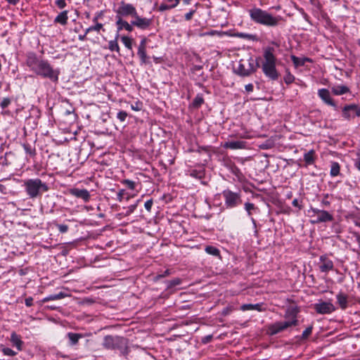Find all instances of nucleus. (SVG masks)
<instances>
[{"label":"nucleus","mask_w":360,"mask_h":360,"mask_svg":"<svg viewBox=\"0 0 360 360\" xmlns=\"http://www.w3.org/2000/svg\"><path fill=\"white\" fill-rule=\"evenodd\" d=\"M356 242L360 245V233H354Z\"/></svg>","instance_id":"62"},{"label":"nucleus","mask_w":360,"mask_h":360,"mask_svg":"<svg viewBox=\"0 0 360 360\" xmlns=\"http://www.w3.org/2000/svg\"><path fill=\"white\" fill-rule=\"evenodd\" d=\"M224 147L232 150L242 149L245 147V142L242 141H228L224 143Z\"/></svg>","instance_id":"20"},{"label":"nucleus","mask_w":360,"mask_h":360,"mask_svg":"<svg viewBox=\"0 0 360 360\" xmlns=\"http://www.w3.org/2000/svg\"><path fill=\"white\" fill-rule=\"evenodd\" d=\"M117 37H118V35H117L116 38L114 39V40H110L108 43V49L111 51H116L117 53L120 52V46L117 44Z\"/></svg>","instance_id":"32"},{"label":"nucleus","mask_w":360,"mask_h":360,"mask_svg":"<svg viewBox=\"0 0 360 360\" xmlns=\"http://www.w3.org/2000/svg\"><path fill=\"white\" fill-rule=\"evenodd\" d=\"M212 338H213L212 335H208L203 337L201 340V342L203 344H207V343L210 342L212 341Z\"/></svg>","instance_id":"51"},{"label":"nucleus","mask_w":360,"mask_h":360,"mask_svg":"<svg viewBox=\"0 0 360 360\" xmlns=\"http://www.w3.org/2000/svg\"><path fill=\"white\" fill-rule=\"evenodd\" d=\"M67 336L70 340V345H76L79 339L83 338V335L80 333H68Z\"/></svg>","instance_id":"27"},{"label":"nucleus","mask_w":360,"mask_h":360,"mask_svg":"<svg viewBox=\"0 0 360 360\" xmlns=\"http://www.w3.org/2000/svg\"><path fill=\"white\" fill-rule=\"evenodd\" d=\"M116 25L117 26L118 31L122 30V29H125L128 32H131L133 30V25L131 22L129 24L127 21L124 20L122 18L116 17Z\"/></svg>","instance_id":"19"},{"label":"nucleus","mask_w":360,"mask_h":360,"mask_svg":"<svg viewBox=\"0 0 360 360\" xmlns=\"http://www.w3.org/2000/svg\"><path fill=\"white\" fill-rule=\"evenodd\" d=\"M56 226H57L58 231L62 233H66L69 229L68 226L65 224H56Z\"/></svg>","instance_id":"44"},{"label":"nucleus","mask_w":360,"mask_h":360,"mask_svg":"<svg viewBox=\"0 0 360 360\" xmlns=\"http://www.w3.org/2000/svg\"><path fill=\"white\" fill-rule=\"evenodd\" d=\"M253 84H248L245 86V89L248 92H252L253 91Z\"/></svg>","instance_id":"56"},{"label":"nucleus","mask_w":360,"mask_h":360,"mask_svg":"<svg viewBox=\"0 0 360 360\" xmlns=\"http://www.w3.org/2000/svg\"><path fill=\"white\" fill-rule=\"evenodd\" d=\"M170 274V270L166 269L162 274H160L155 276V280L158 281L159 279L167 276Z\"/></svg>","instance_id":"47"},{"label":"nucleus","mask_w":360,"mask_h":360,"mask_svg":"<svg viewBox=\"0 0 360 360\" xmlns=\"http://www.w3.org/2000/svg\"><path fill=\"white\" fill-rule=\"evenodd\" d=\"M173 8H174V5H169V4H167L165 3H162L159 6L158 10L162 12V11H167V10L172 9Z\"/></svg>","instance_id":"42"},{"label":"nucleus","mask_w":360,"mask_h":360,"mask_svg":"<svg viewBox=\"0 0 360 360\" xmlns=\"http://www.w3.org/2000/svg\"><path fill=\"white\" fill-rule=\"evenodd\" d=\"M25 63L30 71L36 75L49 79L53 83H58L60 75V70L53 68L49 60L39 57L36 53L30 51L26 53Z\"/></svg>","instance_id":"2"},{"label":"nucleus","mask_w":360,"mask_h":360,"mask_svg":"<svg viewBox=\"0 0 360 360\" xmlns=\"http://www.w3.org/2000/svg\"><path fill=\"white\" fill-rule=\"evenodd\" d=\"M23 148L25 150L26 153L30 155L31 157H34L36 155V150L34 148H32L30 144H24Z\"/></svg>","instance_id":"34"},{"label":"nucleus","mask_w":360,"mask_h":360,"mask_svg":"<svg viewBox=\"0 0 360 360\" xmlns=\"http://www.w3.org/2000/svg\"><path fill=\"white\" fill-rule=\"evenodd\" d=\"M292 204L294 207H297L299 208V210L302 209V206L300 205L299 201L297 199H294L292 202Z\"/></svg>","instance_id":"57"},{"label":"nucleus","mask_w":360,"mask_h":360,"mask_svg":"<svg viewBox=\"0 0 360 360\" xmlns=\"http://www.w3.org/2000/svg\"><path fill=\"white\" fill-rule=\"evenodd\" d=\"M124 193H125V190L124 189H121V190L119 191V192L117 193V200L119 202H122V201Z\"/></svg>","instance_id":"50"},{"label":"nucleus","mask_w":360,"mask_h":360,"mask_svg":"<svg viewBox=\"0 0 360 360\" xmlns=\"http://www.w3.org/2000/svg\"><path fill=\"white\" fill-rule=\"evenodd\" d=\"M338 303L342 309H345L347 307V296L342 292H339L336 295Z\"/></svg>","instance_id":"24"},{"label":"nucleus","mask_w":360,"mask_h":360,"mask_svg":"<svg viewBox=\"0 0 360 360\" xmlns=\"http://www.w3.org/2000/svg\"><path fill=\"white\" fill-rule=\"evenodd\" d=\"M275 49L272 46H266L263 51V60L261 65L257 61L255 63L252 58L249 60H240L236 70V73L240 76L246 77L255 72L261 67L263 73L271 80H277L279 73L276 69L277 58L274 54Z\"/></svg>","instance_id":"1"},{"label":"nucleus","mask_w":360,"mask_h":360,"mask_svg":"<svg viewBox=\"0 0 360 360\" xmlns=\"http://www.w3.org/2000/svg\"><path fill=\"white\" fill-rule=\"evenodd\" d=\"M86 35L87 34H86V32H84V34H79L78 36V39L80 40V41H84L86 39Z\"/></svg>","instance_id":"60"},{"label":"nucleus","mask_w":360,"mask_h":360,"mask_svg":"<svg viewBox=\"0 0 360 360\" xmlns=\"http://www.w3.org/2000/svg\"><path fill=\"white\" fill-rule=\"evenodd\" d=\"M131 25L141 30H146L152 24V20L146 18H142L138 15V13L133 17Z\"/></svg>","instance_id":"12"},{"label":"nucleus","mask_w":360,"mask_h":360,"mask_svg":"<svg viewBox=\"0 0 360 360\" xmlns=\"http://www.w3.org/2000/svg\"><path fill=\"white\" fill-rule=\"evenodd\" d=\"M121 40L126 48L129 50H132L133 39L127 36H123L121 37Z\"/></svg>","instance_id":"33"},{"label":"nucleus","mask_w":360,"mask_h":360,"mask_svg":"<svg viewBox=\"0 0 360 360\" xmlns=\"http://www.w3.org/2000/svg\"><path fill=\"white\" fill-rule=\"evenodd\" d=\"M248 13L254 22L267 27H276L282 20L281 16H274L266 11L257 7L252 8Z\"/></svg>","instance_id":"3"},{"label":"nucleus","mask_w":360,"mask_h":360,"mask_svg":"<svg viewBox=\"0 0 360 360\" xmlns=\"http://www.w3.org/2000/svg\"><path fill=\"white\" fill-rule=\"evenodd\" d=\"M244 208L248 212V216L252 215V211L257 210V207L255 206L253 203L251 202H245L244 204Z\"/></svg>","instance_id":"37"},{"label":"nucleus","mask_w":360,"mask_h":360,"mask_svg":"<svg viewBox=\"0 0 360 360\" xmlns=\"http://www.w3.org/2000/svg\"><path fill=\"white\" fill-rule=\"evenodd\" d=\"M222 196L224 200V205L226 208L232 209L241 205V192H233L229 189H226L222 191Z\"/></svg>","instance_id":"6"},{"label":"nucleus","mask_w":360,"mask_h":360,"mask_svg":"<svg viewBox=\"0 0 360 360\" xmlns=\"http://www.w3.org/2000/svg\"><path fill=\"white\" fill-rule=\"evenodd\" d=\"M283 79H284V82H285V84H290L294 82L295 77L290 72H288L285 75Z\"/></svg>","instance_id":"39"},{"label":"nucleus","mask_w":360,"mask_h":360,"mask_svg":"<svg viewBox=\"0 0 360 360\" xmlns=\"http://www.w3.org/2000/svg\"><path fill=\"white\" fill-rule=\"evenodd\" d=\"M312 329H313V326L311 325L309 326V327H307L303 332H302V339L303 340H306L308 338V337L311 334V332H312Z\"/></svg>","instance_id":"40"},{"label":"nucleus","mask_w":360,"mask_h":360,"mask_svg":"<svg viewBox=\"0 0 360 360\" xmlns=\"http://www.w3.org/2000/svg\"><path fill=\"white\" fill-rule=\"evenodd\" d=\"M146 41H147L146 38H143L141 41L140 44L139 46L138 51H137V54L140 58L141 63H143V64H146L149 62L148 57L147 56V54H146Z\"/></svg>","instance_id":"16"},{"label":"nucleus","mask_w":360,"mask_h":360,"mask_svg":"<svg viewBox=\"0 0 360 360\" xmlns=\"http://www.w3.org/2000/svg\"><path fill=\"white\" fill-rule=\"evenodd\" d=\"M239 136L243 139H250V136L248 135V134L247 132L240 134Z\"/></svg>","instance_id":"63"},{"label":"nucleus","mask_w":360,"mask_h":360,"mask_svg":"<svg viewBox=\"0 0 360 360\" xmlns=\"http://www.w3.org/2000/svg\"><path fill=\"white\" fill-rule=\"evenodd\" d=\"M153 204V201L152 199H150V200H147L145 202L144 207H145V208L146 209V210L148 212H150L151 211V208H152Z\"/></svg>","instance_id":"49"},{"label":"nucleus","mask_w":360,"mask_h":360,"mask_svg":"<svg viewBox=\"0 0 360 360\" xmlns=\"http://www.w3.org/2000/svg\"><path fill=\"white\" fill-rule=\"evenodd\" d=\"M24 186L30 198H35L41 194V192H46L49 190L46 184L42 182L39 179H27L24 182Z\"/></svg>","instance_id":"5"},{"label":"nucleus","mask_w":360,"mask_h":360,"mask_svg":"<svg viewBox=\"0 0 360 360\" xmlns=\"http://www.w3.org/2000/svg\"><path fill=\"white\" fill-rule=\"evenodd\" d=\"M340 166L337 162H332L330 165V174L332 177L337 176L340 174Z\"/></svg>","instance_id":"28"},{"label":"nucleus","mask_w":360,"mask_h":360,"mask_svg":"<svg viewBox=\"0 0 360 360\" xmlns=\"http://www.w3.org/2000/svg\"><path fill=\"white\" fill-rule=\"evenodd\" d=\"M127 112L125 111H120L117 115V119H119L121 122H124L127 117Z\"/></svg>","instance_id":"46"},{"label":"nucleus","mask_w":360,"mask_h":360,"mask_svg":"<svg viewBox=\"0 0 360 360\" xmlns=\"http://www.w3.org/2000/svg\"><path fill=\"white\" fill-rule=\"evenodd\" d=\"M103 28V25L101 23L97 22L95 25L90 26L86 30V34H88L92 31H96L99 32L100 30Z\"/></svg>","instance_id":"35"},{"label":"nucleus","mask_w":360,"mask_h":360,"mask_svg":"<svg viewBox=\"0 0 360 360\" xmlns=\"http://www.w3.org/2000/svg\"><path fill=\"white\" fill-rule=\"evenodd\" d=\"M240 309L242 311L257 310L258 311H264L266 310V307H264V303H257L255 304H245L240 307Z\"/></svg>","instance_id":"18"},{"label":"nucleus","mask_w":360,"mask_h":360,"mask_svg":"<svg viewBox=\"0 0 360 360\" xmlns=\"http://www.w3.org/2000/svg\"><path fill=\"white\" fill-rule=\"evenodd\" d=\"M238 36L243 37V38H248L249 37L248 34H244V33H240L238 34Z\"/></svg>","instance_id":"64"},{"label":"nucleus","mask_w":360,"mask_h":360,"mask_svg":"<svg viewBox=\"0 0 360 360\" xmlns=\"http://www.w3.org/2000/svg\"><path fill=\"white\" fill-rule=\"evenodd\" d=\"M11 341L19 351L22 349V345L23 344V342L21 340L20 337L18 335H17L15 332H13L11 333Z\"/></svg>","instance_id":"25"},{"label":"nucleus","mask_w":360,"mask_h":360,"mask_svg":"<svg viewBox=\"0 0 360 360\" xmlns=\"http://www.w3.org/2000/svg\"><path fill=\"white\" fill-rule=\"evenodd\" d=\"M318 96L326 104L333 107L335 110L338 109V105L331 98L330 94L327 89H321L318 90Z\"/></svg>","instance_id":"13"},{"label":"nucleus","mask_w":360,"mask_h":360,"mask_svg":"<svg viewBox=\"0 0 360 360\" xmlns=\"http://www.w3.org/2000/svg\"><path fill=\"white\" fill-rule=\"evenodd\" d=\"M204 103V98L202 94H198L192 102V105L195 108H199Z\"/></svg>","instance_id":"31"},{"label":"nucleus","mask_w":360,"mask_h":360,"mask_svg":"<svg viewBox=\"0 0 360 360\" xmlns=\"http://www.w3.org/2000/svg\"><path fill=\"white\" fill-rule=\"evenodd\" d=\"M11 103V100L9 98H4L0 103V106L2 109L7 108Z\"/></svg>","instance_id":"43"},{"label":"nucleus","mask_w":360,"mask_h":360,"mask_svg":"<svg viewBox=\"0 0 360 360\" xmlns=\"http://www.w3.org/2000/svg\"><path fill=\"white\" fill-rule=\"evenodd\" d=\"M116 17H131L133 18L137 13L136 7L131 4L125 2L124 1H120L118 8L115 10Z\"/></svg>","instance_id":"7"},{"label":"nucleus","mask_w":360,"mask_h":360,"mask_svg":"<svg viewBox=\"0 0 360 360\" xmlns=\"http://www.w3.org/2000/svg\"><path fill=\"white\" fill-rule=\"evenodd\" d=\"M25 302L27 307H31L33 305V298L32 297H29L25 299Z\"/></svg>","instance_id":"55"},{"label":"nucleus","mask_w":360,"mask_h":360,"mask_svg":"<svg viewBox=\"0 0 360 360\" xmlns=\"http://www.w3.org/2000/svg\"><path fill=\"white\" fill-rule=\"evenodd\" d=\"M355 167L360 171V151L357 153V157L354 160Z\"/></svg>","instance_id":"52"},{"label":"nucleus","mask_w":360,"mask_h":360,"mask_svg":"<svg viewBox=\"0 0 360 360\" xmlns=\"http://www.w3.org/2000/svg\"><path fill=\"white\" fill-rule=\"evenodd\" d=\"M331 91L334 95L340 96L350 92L349 88L345 85L333 86Z\"/></svg>","instance_id":"21"},{"label":"nucleus","mask_w":360,"mask_h":360,"mask_svg":"<svg viewBox=\"0 0 360 360\" xmlns=\"http://www.w3.org/2000/svg\"><path fill=\"white\" fill-rule=\"evenodd\" d=\"M195 10H191L188 13H187L186 15H185V19L186 20H191V18H193V14L195 13Z\"/></svg>","instance_id":"54"},{"label":"nucleus","mask_w":360,"mask_h":360,"mask_svg":"<svg viewBox=\"0 0 360 360\" xmlns=\"http://www.w3.org/2000/svg\"><path fill=\"white\" fill-rule=\"evenodd\" d=\"M8 4L11 5H16L20 0H6Z\"/></svg>","instance_id":"61"},{"label":"nucleus","mask_w":360,"mask_h":360,"mask_svg":"<svg viewBox=\"0 0 360 360\" xmlns=\"http://www.w3.org/2000/svg\"><path fill=\"white\" fill-rule=\"evenodd\" d=\"M342 116L347 120L359 117L360 108L354 104L345 105L342 109Z\"/></svg>","instance_id":"10"},{"label":"nucleus","mask_w":360,"mask_h":360,"mask_svg":"<svg viewBox=\"0 0 360 360\" xmlns=\"http://www.w3.org/2000/svg\"><path fill=\"white\" fill-rule=\"evenodd\" d=\"M179 283H180V280L179 278H176V279L172 281L170 285L172 286H174V285H179Z\"/></svg>","instance_id":"59"},{"label":"nucleus","mask_w":360,"mask_h":360,"mask_svg":"<svg viewBox=\"0 0 360 360\" xmlns=\"http://www.w3.org/2000/svg\"><path fill=\"white\" fill-rule=\"evenodd\" d=\"M290 58L295 67L302 66L305 64L306 62L311 61V59H309V58H299L294 55H292L290 56Z\"/></svg>","instance_id":"26"},{"label":"nucleus","mask_w":360,"mask_h":360,"mask_svg":"<svg viewBox=\"0 0 360 360\" xmlns=\"http://www.w3.org/2000/svg\"><path fill=\"white\" fill-rule=\"evenodd\" d=\"M315 151L314 150H310L304 155V161L306 166L313 165L315 162Z\"/></svg>","instance_id":"23"},{"label":"nucleus","mask_w":360,"mask_h":360,"mask_svg":"<svg viewBox=\"0 0 360 360\" xmlns=\"http://www.w3.org/2000/svg\"><path fill=\"white\" fill-rule=\"evenodd\" d=\"M190 175L192 177H194V178H196V179H202L204 177V173H203L202 171H197L195 169L192 170L191 172Z\"/></svg>","instance_id":"41"},{"label":"nucleus","mask_w":360,"mask_h":360,"mask_svg":"<svg viewBox=\"0 0 360 360\" xmlns=\"http://www.w3.org/2000/svg\"><path fill=\"white\" fill-rule=\"evenodd\" d=\"M311 211L314 214V216H316V219L312 221L313 224L332 221L333 220V214L328 211L317 208H311Z\"/></svg>","instance_id":"9"},{"label":"nucleus","mask_w":360,"mask_h":360,"mask_svg":"<svg viewBox=\"0 0 360 360\" xmlns=\"http://www.w3.org/2000/svg\"><path fill=\"white\" fill-rule=\"evenodd\" d=\"M167 2L170 3L169 5H174V8H175L179 3V0H167Z\"/></svg>","instance_id":"58"},{"label":"nucleus","mask_w":360,"mask_h":360,"mask_svg":"<svg viewBox=\"0 0 360 360\" xmlns=\"http://www.w3.org/2000/svg\"><path fill=\"white\" fill-rule=\"evenodd\" d=\"M3 352L5 355L13 356L16 354V352L12 350L11 348H4Z\"/></svg>","instance_id":"48"},{"label":"nucleus","mask_w":360,"mask_h":360,"mask_svg":"<svg viewBox=\"0 0 360 360\" xmlns=\"http://www.w3.org/2000/svg\"><path fill=\"white\" fill-rule=\"evenodd\" d=\"M68 11H63L60 13L54 19L55 23H59L62 25H65L68 23Z\"/></svg>","instance_id":"22"},{"label":"nucleus","mask_w":360,"mask_h":360,"mask_svg":"<svg viewBox=\"0 0 360 360\" xmlns=\"http://www.w3.org/2000/svg\"><path fill=\"white\" fill-rule=\"evenodd\" d=\"M140 202V200H138L136 202L134 205H131L126 208V212L124 213V216H129L131 214H132L134 210L136 209L139 202Z\"/></svg>","instance_id":"38"},{"label":"nucleus","mask_w":360,"mask_h":360,"mask_svg":"<svg viewBox=\"0 0 360 360\" xmlns=\"http://www.w3.org/2000/svg\"><path fill=\"white\" fill-rule=\"evenodd\" d=\"M300 312L299 309L297 307H288L284 314V318L290 319L288 321H295V324L292 326H297L298 325L297 314Z\"/></svg>","instance_id":"15"},{"label":"nucleus","mask_w":360,"mask_h":360,"mask_svg":"<svg viewBox=\"0 0 360 360\" xmlns=\"http://www.w3.org/2000/svg\"><path fill=\"white\" fill-rule=\"evenodd\" d=\"M295 321L275 322L267 326V333L270 335H275L286 330L288 328L292 327V325H295Z\"/></svg>","instance_id":"8"},{"label":"nucleus","mask_w":360,"mask_h":360,"mask_svg":"<svg viewBox=\"0 0 360 360\" xmlns=\"http://www.w3.org/2000/svg\"><path fill=\"white\" fill-rule=\"evenodd\" d=\"M102 345L105 349L117 350L121 355L124 356H127L130 352L128 339L122 336L105 335L103 338Z\"/></svg>","instance_id":"4"},{"label":"nucleus","mask_w":360,"mask_h":360,"mask_svg":"<svg viewBox=\"0 0 360 360\" xmlns=\"http://www.w3.org/2000/svg\"><path fill=\"white\" fill-rule=\"evenodd\" d=\"M319 269L321 272L328 273L333 270L334 264L331 259L326 255H321L319 258Z\"/></svg>","instance_id":"14"},{"label":"nucleus","mask_w":360,"mask_h":360,"mask_svg":"<svg viewBox=\"0 0 360 360\" xmlns=\"http://www.w3.org/2000/svg\"><path fill=\"white\" fill-rule=\"evenodd\" d=\"M329 195L327 193V194H325L324 196H323V200H321V205L323 207H329L330 205V202L329 200H327V198H328Z\"/></svg>","instance_id":"45"},{"label":"nucleus","mask_w":360,"mask_h":360,"mask_svg":"<svg viewBox=\"0 0 360 360\" xmlns=\"http://www.w3.org/2000/svg\"><path fill=\"white\" fill-rule=\"evenodd\" d=\"M56 4L60 9L64 8L66 6V3L65 0H56Z\"/></svg>","instance_id":"53"},{"label":"nucleus","mask_w":360,"mask_h":360,"mask_svg":"<svg viewBox=\"0 0 360 360\" xmlns=\"http://www.w3.org/2000/svg\"><path fill=\"white\" fill-rule=\"evenodd\" d=\"M205 250L209 255H213L215 257H220L219 250L214 246H211V245L206 246Z\"/></svg>","instance_id":"30"},{"label":"nucleus","mask_w":360,"mask_h":360,"mask_svg":"<svg viewBox=\"0 0 360 360\" xmlns=\"http://www.w3.org/2000/svg\"><path fill=\"white\" fill-rule=\"evenodd\" d=\"M314 309L318 314H328L333 312L335 307L331 302H321L314 304Z\"/></svg>","instance_id":"11"},{"label":"nucleus","mask_w":360,"mask_h":360,"mask_svg":"<svg viewBox=\"0 0 360 360\" xmlns=\"http://www.w3.org/2000/svg\"><path fill=\"white\" fill-rule=\"evenodd\" d=\"M121 183L125 185L129 189L134 190L136 188V182L129 179H123Z\"/></svg>","instance_id":"36"},{"label":"nucleus","mask_w":360,"mask_h":360,"mask_svg":"<svg viewBox=\"0 0 360 360\" xmlns=\"http://www.w3.org/2000/svg\"><path fill=\"white\" fill-rule=\"evenodd\" d=\"M65 296V295L60 292L58 294H54V295H50L46 297H44L43 300H42V302H47L49 301H51V300H60V299H63L64 298Z\"/></svg>","instance_id":"29"},{"label":"nucleus","mask_w":360,"mask_h":360,"mask_svg":"<svg viewBox=\"0 0 360 360\" xmlns=\"http://www.w3.org/2000/svg\"><path fill=\"white\" fill-rule=\"evenodd\" d=\"M70 193L78 198L82 199L85 202H87L90 200V193L86 189H79L77 188H71Z\"/></svg>","instance_id":"17"}]
</instances>
